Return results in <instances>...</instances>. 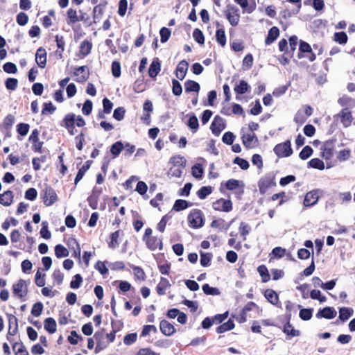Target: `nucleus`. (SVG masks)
I'll return each mask as SVG.
<instances>
[{
  "mask_svg": "<svg viewBox=\"0 0 355 355\" xmlns=\"http://www.w3.org/2000/svg\"><path fill=\"white\" fill-rule=\"evenodd\" d=\"M192 204L189 203L186 200L182 199H178L175 200L173 206V210L175 211H180L182 210L186 209L189 207L191 206Z\"/></svg>",
  "mask_w": 355,
  "mask_h": 355,
  "instance_id": "nucleus-29",
  "label": "nucleus"
},
{
  "mask_svg": "<svg viewBox=\"0 0 355 355\" xmlns=\"http://www.w3.org/2000/svg\"><path fill=\"white\" fill-rule=\"evenodd\" d=\"M308 166L313 168L323 170L324 168V164L321 159L318 158H313L308 162Z\"/></svg>",
  "mask_w": 355,
  "mask_h": 355,
  "instance_id": "nucleus-48",
  "label": "nucleus"
},
{
  "mask_svg": "<svg viewBox=\"0 0 355 355\" xmlns=\"http://www.w3.org/2000/svg\"><path fill=\"white\" fill-rule=\"evenodd\" d=\"M187 125L192 130L193 133H195L199 127L198 119L195 114L191 116L187 121Z\"/></svg>",
  "mask_w": 355,
  "mask_h": 355,
  "instance_id": "nucleus-45",
  "label": "nucleus"
},
{
  "mask_svg": "<svg viewBox=\"0 0 355 355\" xmlns=\"http://www.w3.org/2000/svg\"><path fill=\"white\" fill-rule=\"evenodd\" d=\"M226 18L232 26L238 25L240 20L239 9L235 6L228 5L225 11Z\"/></svg>",
  "mask_w": 355,
  "mask_h": 355,
  "instance_id": "nucleus-5",
  "label": "nucleus"
},
{
  "mask_svg": "<svg viewBox=\"0 0 355 355\" xmlns=\"http://www.w3.org/2000/svg\"><path fill=\"white\" fill-rule=\"evenodd\" d=\"M44 326L46 331L49 334H53L56 331V322L53 318H47L44 320Z\"/></svg>",
  "mask_w": 355,
  "mask_h": 355,
  "instance_id": "nucleus-32",
  "label": "nucleus"
},
{
  "mask_svg": "<svg viewBox=\"0 0 355 355\" xmlns=\"http://www.w3.org/2000/svg\"><path fill=\"white\" fill-rule=\"evenodd\" d=\"M336 139H329L326 141L322 147V157L326 160L331 159L334 155V150L335 146Z\"/></svg>",
  "mask_w": 355,
  "mask_h": 355,
  "instance_id": "nucleus-6",
  "label": "nucleus"
},
{
  "mask_svg": "<svg viewBox=\"0 0 355 355\" xmlns=\"http://www.w3.org/2000/svg\"><path fill=\"white\" fill-rule=\"evenodd\" d=\"M12 349L15 352V355H28V352L22 343H15Z\"/></svg>",
  "mask_w": 355,
  "mask_h": 355,
  "instance_id": "nucleus-43",
  "label": "nucleus"
},
{
  "mask_svg": "<svg viewBox=\"0 0 355 355\" xmlns=\"http://www.w3.org/2000/svg\"><path fill=\"white\" fill-rule=\"evenodd\" d=\"M172 93L175 96H180L182 93V87L176 79H172Z\"/></svg>",
  "mask_w": 355,
  "mask_h": 355,
  "instance_id": "nucleus-54",
  "label": "nucleus"
},
{
  "mask_svg": "<svg viewBox=\"0 0 355 355\" xmlns=\"http://www.w3.org/2000/svg\"><path fill=\"white\" fill-rule=\"evenodd\" d=\"M18 332V320L17 318L13 315H8V332L7 340L12 342L8 336H15Z\"/></svg>",
  "mask_w": 355,
  "mask_h": 355,
  "instance_id": "nucleus-14",
  "label": "nucleus"
},
{
  "mask_svg": "<svg viewBox=\"0 0 355 355\" xmlns=\"http://www.w3.org/2000/svg\"><path fill=\"white\" fill-rule=\"evenodd\" d=\"M55 42H56L57 47H58L56 53L58 54V55L60 58H62V53L64 51V45H65L64 37L60 36L59 35H55Z\"/></svg>",
  "mask_w": 355,
  "mask_h": 355,
  "instance_id": "nucleus-37",
  "label": "nucleus"
},
{
  "mask_svg": "<svg viewBox=\"0 0 355 355\" xmlns=\"http://www.w3.org/2000/svg\"><path fill=\"white\" fill-rule=\"evenodd\" d=\"M55 254L58 258L67 257L69 256V251L62 245L58 244L55 247Z\"/></svg>",
  "mask_w": 355,
  "mask_h": 355,
  "instance_id": "nucleus-44",
  "label": "nucleus"
},
{
  "mask_svg": "<svg viewBox=\"0 0 355 355\" xmlns=\"http://www.w3.org/2000/svg\"><path fill=\"white\" fill-rule=\"evenodd\" d=\"M279 35V30L276 26H272L268 31V35L265 40V44L266 45H270L272 44L275 40H277V38Z\"/></svg>",
  "mask_w": 355,
  "mask_h": 355,
  "instance_id": "nucleus-25",
  "label": "nucleus"
},
{
  "mask_svg": "<svg viewBox=\"0 0 355 355\" xmlns=\"http://www.w3.org/2000/svg\"><path fill=\"white\" fill-rule=\"evenodd\" d=\"M235 324L232 319H229L226 322L223 323L216 328L218 334H223L234 328Z\"/></svg>",
  "mask_w": 355,
  "mask_h": 355,
  "instance_id": "nucleus-33",
  "label": "nucleus"
},
{
  "mask_svg": "<svg viewBox=\"0 0 355 355\" xmlns=\"http://www.w3.org/2000/svg\"><path fill=\"white\" fill-rule=\"evenodd\" d=\"M257 271L261 277L263 282H267L270 280V274L266 266H259L257 268Z\"/></svg>",
  "mask_w": 355,
  "mask_h": 355,
  "instance_id": "nucleus-49",
  "label": "nucleus"
},
{
  "mask_svg": "<svg viewBox=\"0 0 355 355\" xmlns=\"http://www.w3.org/2000/svg\"><path fill=\"white\" fill-rule=\"evenodd\" d=\"M274 153L278 157H287L293 154L291 143L290 140L278 144L274 147Z\"/></svg>",
  "mask_w": 355,
  "mask_h": 355,
  "instance_id": "nucleus-4",
  "label": "nucleus"
},
{
  "mask_svg": "<svg viewBox=\"0 0 355 355\" xmlns=\"http://www.w3.org/2000/svg\"><path fill=\"white\" fill-rule=\"evenodd\" d=\"M91 163L92 161H87L84 165L78 170L74 180V183L76 185L82 180L86 171L90 168Z\"/></svg>",
  "mask_w": 355,
  "mask_h": 355,
  "instance_id": "nucleus-34",
  "label": "nucleus"
},
{
  "mask_svg": "<svg viewBox=\"0 0 355 355\" xmlns=\"http://www.w3.org/2000/svg\"><path fill=\"white\" fill-rule=\"evenodd\" d=\"M193 37L199 44H203L205 43L204 34L199 28H195L193 30Z\"/></svg>",
  "mask_w": 355,
  "mask_h": 355,
  "instance_id": "nucleus-56",
  "label": "nucleus"
},
{
  "mask_svg": "<svg viewBox=\"0 0 355 355\" xmlns=\"http://www.w3.org/2000/svg\"><path fill=\"white\" fill-rule=\"evenodd\" d=\"M30 125L28 123H19L17 125V132L22 137L26 136L29 131Z\"/></svg>",
  "mask_w": 355,
  "mask_h": 355,
  "instance_id": "nucleus-61",
  "label": "nucleus"
},
{
  "mask_svg": "<svg viewBox=\"0 0 355 355\" xmlns=\"http://www.w3.org/2000/svg\"><path fill=\"white\" fill-rule=\"evenodd\" d=\"M212 192V188L210 186L202 187L198 191L197 196L201 199H205Z\"/></svg>",
  "mask_w": 355,
  "mask_h": 355,
  "instance_id": "nucleus-46",
  "label": "nucleus"
},
{
  "mask_svg": "<svg viewBox=\"0 0 355 355\" xmlns=\"http://www.w3.org/2000/svg\"><path fill=\"white\" fill-rule=\"evenodd\" d=\"M169 162L173 164V166H178L180 168H184L186 166V159L181 155L173 156Z\"/></svg>",
  "mask_w": 355,
  "mask_h": 355,
  "instance_id": "nucleus-35",
  "label": "nucleus"
},
{
  "mask_svg": "<svg viewBox=\"0 0 355 355\" xmlns=\"http://www.w3.org/2000/svg\"><path fill=\"white\" fill-rule=\"evenodd\" d=\"M336 311L334 307L326 306L323 309H319L315 316L317 318L333 319L336 316Z\"/></svg>",
  "mask_w": 355,
  "mask_h": 355,
  "instance_id": "nucleus-13",
  "label": "nucleus"
},
{
  "mask_svg": "<svg viewBox=\"0 0 355 355\" xmlns=\"http://www.w3.org/2000/svg\"><path fill=\"white\" fill-rule=\"evenodd\" d=\"M311 46L306 42L300 41V46H299V53H298V58H302L304 56L302 55V53H311Z\"/></svg>",
  "mask_w": 355,
  "mask_h": 355,
  "instance_id": "nucleus-50",
  "label": "nucleus"
},
{
  "mask_svg": "<svg viewBox=\"0 0 355 355\" xmlns=\"http://www.w3.org/2000/svg\"><path fill=\"white\" fill-rule=\"evenodd\" d=\"M189 68V62L185 60H181L177 65L175 76L180 80L184 79Z\"/></svg>",
  "mask_w": 355,
  "mask_h": 355,
  "instance_id": "nucleus-15",
  "label": "nucleus"
},
{
  "mask_svg": "<svg viewBox=\"0 0 355 355\" xmlns=\"http://www.w3.org/2000/svg\"><path fill=\"white\" fill-rule=\"evenodd\" d=\"M159 329L161 332L166 336H170L176 331L174 326L166 320L160 321Z\"/></svg>",
  "mask_w": 355,
  "mask_h": 355,
  "instance_id": "nucleus-18",
  "label": "nucleus"
},
{
  "mask_svg": "<svg viewBox=\"0 0 355 355\" xmlns=\"http://www.w3.org/2000/svg\"><path fill=\"white\" fill-rule=\"evenodd\" d=\"M171 286L166 278L161 277L160 282L156 287L157 293L159 295H163L166 293V289Z\"/></svg>",
  "mask_w": 355,
  "mask_h": 355,
  "instance_id": "nucleus-27",
  "label": "nucleus"
},
{
  "mask_svg": "<svg viewBox=\"0 0 355 355\" xmlns=\"http://www.w3.org/2000/svg\"><path fill=\"white\" fill-rule=\"evenodd\" d=\"M144 242L146 243V247L151 251H155L157 249L162 250L163 249L162 237L151 236Z\"/></svg>",
  "mask_w": 355,
  "mask_h": 355,
  "instance_id": "nucleus-11",
  "label": "nucleus"
},
{
  "mask_svg": "<svg viewBox=\"0 0 355 355\" xmlns=\"http://www.w3.org/2000/svg\"><path fill=\"white\" fill-rule=\"evenodd\" d=\"M76 115L73 113L67 114L63 119V126L66 128L75 125Z\"/></svg>",
  "mask_w": 355,
  "mask_h": 355,
  "instance_id": "nucleus-52",
  "label": "nucleus"
},
{
  "mask_svg": "<svg viewBox=\"0 0 355 355\" xmlns=\"http://www.w3.org/2000/svg\"><path fill=\"white\" fill-rule=\"evenodd\" d=\"M92 47V44L88 40H84L80 43V53L85 57L90 53Z\"/></svg>",
  "mask_w": 355,
  "mask_h": 355,
  "instance_id": "nucleus-42",
  "label": "nucleus"
},
{
  "mask_svg": "<svg viewBox=\"0 0 355 355\" xmlns=\"http://www.w3.org/2000/svg\"><path fill=\"white\" fill-rule=\"evenodd\" d=\"M40 196L45 206L50 207L58 200L55 189L50 185L44 184L40 191Z\"/></svg>",
  "mask_w": 355,
  "mask_h": 355,
  "instance_id": "nucleus-1",
  "label": "nucleus"
},
{
  "mask_svg": "<svg viewBox=\"0 0 355 355\" xmlns=\"http://www.w3.org/2000/svg\"><path fill=\"white\" fill-rule=\"evenodd\" d=\"M185 92L189 93L195 92L198 93L200 89V84L194 80H187L184 83Z\"/></svg>",
  "mask_w": 355,
  "mask_h": 355,
  "instance_id": "nucleus-26",
  "label": "nucleus"
},
{
  "mask_svg": "<svg viewBox=\"0 0 355 355\" xmlns=\"http://www.w3.org/2000/svg\"><path fill=\"white\" fill-rule=\"evenodd\" d=\"M265 297L267 300L273 305H277L279 302V297L277 293L272 289H267L264 293Z\"/></svg>",
  "mask_w": 355,
  "mask_h": 355,
  "instance_id": "nucleus-28",
  "label": "nucleus"
},
{
  "mask_svg": "<svg viewBox=\"0 0 355 355\" xmlns=\"http://www.w3.org/2000/svg\"><path fill=\"white\" fill-rule=\"evenodd\" d=\"M159 34H160V41L162 43H165L166 42L171 35V31L169 28H166V27H162L160 31H159Z\"/></svg>",
  "mask_w": 355,
  "mask_h": 355,
  "instance_id": "nucleus-60",
  "label": "nucleus"
},
{
  "mask_svg": "<svg viewBox=\"0 0 355 355\" xmlns=\"http://www.w3.org/2000/svg\"><path fill=\"white\" fill-rule=\"evenodd\" d=\"M213 208L217 211L229 212L232 209V203L230 200L220 198L213 203Z\"/></svg>",
  "mask_w": 355,
  "mask_h": 355,
  "instance_id": "nucleus-9",
  "label": "nucleus"
},
{
  "mask_svg": "<svg viewBox=\"0 0 355 355\" xmlns=\"http://www.w3.org/2000/svg\"><path fill=\"white\" fill-rule=\"evenodd\" d=\"M188 221L193 229L200 228L204 225V215L198 209H192L188 215Z\"/></svg>",
  "mask_w": 355,
  "mask_h": 355,
  "instance_id": "nucleus-2",
  "label": "nucleus"
},
{
  "mask_svg": "<svg viewBox=\"0 0 355 355\" xmlns=\"http://www.w3.org/2000/svg\"><path fill=\"white\" fill-rule=\"evenodd\" d=\"M347 39L348 37L345 32H338L334 34V40L340 44H346Z\"/></svg>",
  "mask_w": 355,
  "mask_h": 355,
  "instance_id": "nucleus-62",
  "label": "nucleus"
},
{
  "mask_svg": "<svg viewBox=\"0 0 355 355\" xmlns=\"http://www.w3.org/2000/svg\"><path fill=\"white\" fill-rule=\"evenodd\" d=\"M83 282V277L80 274H76L73 276V279L70 282V287L72 289L78 288Z\"/></svg>",
  "mask_w": 355,
  "mask_h": 355,
  "instance_id": "nucleus-64",
  "label": "nucleus"
},
{
  "mask_svg": "<svg viewBox=\"0 0 355 355\" xmlns=\"http://www.w3.org/2000/svg\"><path fill=\"white\" fill-rule=\"evenodd\" d=\"M309 296L313 300H317L320 302H324L327 300V298L324 295H322L320 291L319 290H312L310 292Z\"/></svg>",
  "mask_w": 355,
  "mask_h": 355,
  "instance_id": "nucleus-58",
  "label": "nucleus"
},
{
  "mask_svg": "<svg viewBox=\"0 0 355 355\" xmlns=\"http://www.w3.org/2000/svg\"><path fill=\"white\" fill-rule=\"evenodd\" d=\"M14 196L12 191L7 190L2 194H0V204L4 206H9L13 202Z\"/></svg>",
  "mask_w": 355,
  "mask_h": 355,
  "instance_id": "nucleus-24",
  "label": "nucleus"
},
{
  "mask_svg": "<svg viewBox=\"0 0 355 355\" xmlns=\"http://www.w3.org/2000/svg\"><path fill=\"white\" fill-rule=\"evenodd\" d=\"M94 338L96 342V346L95 348L96 354L99 353L107 347L108 342L105 340L103 330L96 331L94 335Z\"/></svg>",
  "mask_w": 355,
  "mask_h": 355,
  "instance_id": "nucleus-7",
  "label": "nucleus"
},
{
  "mask_svg": "<svg viewBox=\"0 0 355 355\" xmlns=\"http://www.w3.org/2000/svg\"><path fill=\"white\" fill-rule=\"evenodd\" d=\"M73 75L76 76L75 80L78 83H84L89 76V68L87 66H81L75 69Z\"/></svg>",
  "mask_w": 355,
  "mask_h": 355,
  "instance_id": "nucleus-10",
  "label": "nucleus"
},
{
  "mask_svg": "<svg viewBox=\"0 0 355 355\" xmlns=\"http://www.w3.org/2000/svg\"><path fill=\"white\" fill-rule=\"evenodd\" d=\"M137 340V333H130L125 335L123 338V343L125 345H131Z\"/></svg>",
  "mask_w": 355,
  "mask_h": 355,
  "instance_id": "nucleus-63",
  "label": "nucleus"
},
{
  "mask_svg": "<svg viewBox=\"0 0 355 355\" xmlns=\"http://www.w3.org/2000/svg\"><path fill=\"white\" fill-rule=\"evenodd\" d=\"M212 254L208 252H200V264L203 267H207L210 265Z\"/></svg>",
  "mask_w": 355,
  "mask_h": 355,
  "instance_id": "nucleus-53",
  "label": "nucleus"
},
{
  "mask_svg": "<svg viewBox=\"0 0 355 355\" xmlns=\"http://www.w3.org/2000/svg\"><path fill=\"white\" fill-rule=\"evenodd\" d=\"M115 322H114V320L112 321V331L110 333V334H107L106 335L105 334V338L107 339V342H108V344L110 343H112L114 342V339H115V334L117 331H120L121 329L123 327V323L122 322H119V326L118 327V329H115Z\"/></svg>",
  "mask_w": 355,
  "mask_h": 355,
  "instance_id": "nucleus-31",
  "label": "nucleus"
},
{
  "mask_svg": "<svg viewBox=\"0 0 355 355\" xmlns=\"http://www.w3.org/2000/svg\"><path fill=\"white\" fill-rule=\"evenodd\" d=\"M123 148L124 146L122 141H118L111 146L110 152L114 157H116L120 155Z\"/></svg>",
  "mask_w": 355,
  "mask_h": 355,
  "instance_id": "nucleus-40",
  "label": "nucleus"
},
{
  "mask_svg": "<svg viewBox=\"0 0 355 355\" xmlns=\"http://www.w3.org/2000/svg\"><path fill=\"white\" fill-rule=\"evenodd\" d=\"M104 7H105V5L100 3L94 8L93 19H94V23L99 22L100 20L101 19L102 15L103 13Z\"/></svg>",
  "mask_w": 355,
  "mask_h": 355,
  "instance_id": "nucleus-38",
  "label": "nucleus"
},
{
  "mask_svg": "<svg viewBox=\"0 0 355 355\" xmlns=\"http://www.w3.org/2000/svg\"><path fill=\"white\" fill-rule=\"evenodd\" d=\"M318 200V195L317 191H311L308 192L304 200V205L305 207H311L316 204Z\"/></svg>",
  "mask_w": 355,
  "mask_h": 355,
  "instance_id": "nucleus-21",
  "label": "nucleus"
},
{
  "mask_svg": "<svg viewBox=\"0 0 355 355\" xmlns=\"http://www.w3.org/2000/svg\"><path fill=\"white\" fill-rule=\"evenodd\" d=\"M67 17L69 21H67V24H74L79 21H82L83 19V17L80 18L78 17L77 15V11L72 8H69L67 12Z\"/></svg>",
  "mask_w": 355,
  "mask_h": 355,
  "instance_id": "nucleus-30",
  "label": "nucleus"
},
{
  "mask_svg": "<svg viewBox=\"0 0 355 355\" xmlns=\"http://www.w3.org/2000/svg\"><path fill=\"white\" fill-rule=\"evenodd\" d=\"M291 317V313H288L287 315V322L283 328V332L287 336H290L291 337L299 336L300 335V331L299 330L295 329L293 325L290 323Z\"/></svg>",
  "mask_w": 355,
  "mask_h": 355,
  "instance_id": "nucleus-19",
  "label": "nucleus"
},
{
  "mask_svg": "<svg viewBox=\"0 0 355 355\" xmlns=\"http://www.w3.org/2000/svg\"><path fill=\"white\" fill-rule=\"evenodd\" d=\"M353 313L354 311L352 308L341 307L339 309V319L345 322L353 315Z\"/></svg>",
  "mask_w": 355,
  "mask_h": 355,
  "instance_id": "nucleus-36",
  "label": "nucleus"
},
{
  "mask_svg": "<svg viewBox=\"0 0 355 355\" xmlns=\"http://www.w3.org/2000/svg\"><path fill=\"white\" fill-rule=\"evenodd\" d=\"M250 89L251 87L249 85V84L245 80H241L234 87V90L236 94L242 95L249 92Z\"/></svg>",
  "mask_w": 355,
  "mask_h": 355,
  "instance_id": "nucleus-23",
  "label": "nucleus"
},
{
  "mask_svg": "<svg viewBox=\"0 0 355 355\" xmlns=\"http://www.w3.org/2000/svg\"><path fill=\"white\" fill-rule=\"evenodd\" d=\"M120 230H116L114 232L112 233L110 235V242L108 243V246L110 248H115L118 245V239L120 236Z\"/></svg>",
  "mask_w": 355,
  "mask_h": 355,
  "instance_id": "nucleus-59",
  "label": "nucleus"
},
{
  "mask_svg": "<svg viewBox=\"0 0 355 355\" xmlns=\"http://www.w3.org/2000/svg\"><path fill=\"white\" fill-rule=\"evenodd\" d=\"M26 282L24 279H19L17 284H13L12 291L14 295H17L19 298L24 297L26 293V290H23L25 286Z\"/></svg>",
  "mask_w": 355,
  "mask_h": 355,
  "instance_id": "nucleus-20",
  "label": "nucleus"
},
{
  "mask_svg": "<svg viewBox=\"0 0 355 355\" xmlns=\"http://www.w3.org/2000/svg\"><path fill=\"white\" fill-rule=\"evenodd\" d=\"M216 38L217 42L221 45L222 46H225L226 44V35L224 29L219 28L216 30Z\"/></svg>",
  "mask_w": 355,
  "mask_h": 355,
  "instance_id": "nucleus-47",
  "label": "nucleus"
},
{
  "mask_svg": "<svg viewBox=\"0 0 355 355\" xmlns=\"http://www.w3.org/2000/svg\"><path fill=\"white\" fill-rule=\"evenodd\" d=\"M161 69L160 62L158 58H155L151 62L149 69L148 75L150 78H155L159 73Z\"/></svg>",
  "mask_w": 355,
  "mask_h": 355,
  "instance_id": "nucleus-22",
  "label": "nucleus"
},
{
  "mask_svg": "<svg viewBox=\"0 0 355 355\" xmlns=\"http://www.w3.org/2000/svg\"><path fill=\"white\" fill-rule=\"evenodd\" d=\"M276 186L275 176L272 173H266L258 182L259 190L261 194H265L268 189Z\"/></svg>",
  "mask_w": 355,
  "mask_h": 355,
  "instance_id": "nucleus-3",
  "label": "nucleus"
},
{
  "mask_svg": "<svg viewBox=\"0 0 355 355\" xmlns=\"http://www.w3.org/2000/svg\"><path fill=\"white\" fill-rule=\"evenodd\" d=\"M225 128V123L222 117L216 116L211 122L210 129L215 136H219L221 132Z\"/></svg>",
  "mask_w": 355,
  "mask_h": 355,
  "instance_id": "nucleus-8",
  "label": "nucleus"
},
{
  "mask_svg": "<svg viewBox=\"0 0 355 355\" xmlns=\"http://www.w3.org/2000/svg\"><path fill=\"white\" fill-rule=\"evenodd\" d=\"M5 85L7 89L15 91L18 85V80L15 78H8L5 81Z\"/></svg>",
  "mask_w": 355,
  "mask_h": 355,
  "instance_id": "nucleus-57",
  "label": "nucleus"
},
{
  "mask_svg": "<svg viewBox=\"0 0 355 355\" xmlns=\"http://www.w3.org/2000/svg\"><path fill=\"white\" fill-rule=\"evenodd\" d=\"M338 116L340 118V121L345 128L349 127L354 119L352 112L347 108L343 109Z\"/></svg>",
  "mask_w": 355,
  "mask_h": 355,
  "instance_id": "nucleus-16",
  "label": "nucleus"
},
{
  "mask_svg": "<svg viewBox=\"0 0 355 355\" xmlns=\"http://www.w3.org/2000/svg\"><path fill=\"white\" fill-rule=\"evenodd\" d=\"M204 293L207 295H220V291L218 288L211 287L208 284H205L202 286Z\"/></svg>",
  "mask_w": 355,
  "mask_h": 355,
  "instance_id": "nucleus-41",
  "label": "nucleus"
},
{
  "mask_svg": "<svg viewBox=\"0 0 355 355\" xmlns=\"http://www.w3.org/2000/svg\"><path fill=\"white\" fill-rule=\"evenodd\" d=\"M35 62L37 65L44 69L46 64V51L44 48L40 47L35 53Z\"/></svg>",
  "mask_w": 355,
  "mask_h": 355,
  "instance_id": "nucleus-17",
  "label": "nucleus"
},
{
  "mask_svg": "<svg viewBox=\"0 0 355 355\" xmlns=\"http://www.w3.org/2000/svg\"><path fill=\"white\" fill-rule=\"evenodd\" d=\"M313 152V150L310 146H306L300 151L299 157L301 159L305 160L312 155Z\"/></svg>",
  "mask_w": 355,
  "mask_h": 355,
  "instance_id": "nucleus-55",
  "label": "nucleus"
},
{
  "mask_svg": "<svg viewBox=\"0 0 355 355\" xmlns=\"http://www.w3.org/2000/svg\"><path fill=\"white\" fill-rule=\"evenodd\" d=\"M232 223V221H231L230 223H226L223 219L219 218L214 220L211 223V227L213 228H219L220 230L224 229L227 230L230 228Z\"/></svg>",
  "mask_w": 355,
  "mask_h": 355,
  "instance_id": "nucleus-39",
  "label": "nucleus"
},
{
  "mask_svg": "<svg viewBox=\"0 0 355 355\" xmlns=\"http://www.w3.org/2000/svg\"><path fill=\"white\" fill-rule=\"evenodd\" d=\"M242 141L244 146L248 149L254 148L259 143L258 138L254 133L243 135Z\"/></svg>",
  "mask_w": 355,
  "mask_h": 355,
  "instance_id": "nucleus-12",
  "label": "nucleus"
},
{
  "mask_svg": "<svg viewBox=\"0 0 355 355\" xmlns=\"http://www.w3.org/2000/svg\"><path fill=\"white\" fill-rule=\"evenodd\" d=\"M313 309H301L299 316L302 320H309L313 316Z\"/></svg>",
  "mask_w": 355,
  "mask_h": 355,
  "instance_id": "nucleus-51",
  "label": "nucleus"
}]
</instances>
